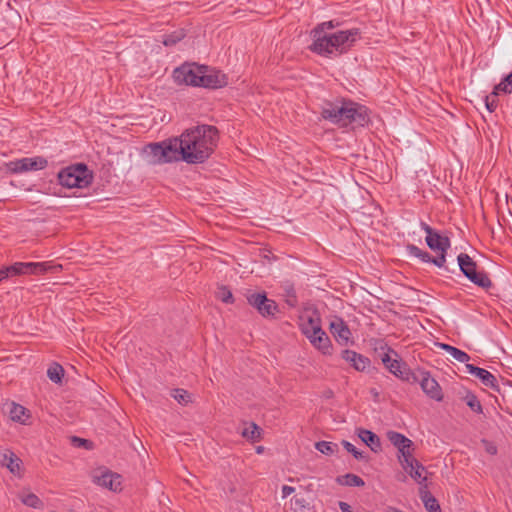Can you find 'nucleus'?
Returning a JSON list of instances; mask_svg holds the SVG:
<instances>
[{
  "label": "nucleus",
  "mask_w": 512,
  "mask_h": 512,
  "mask_svg": "<svg viewBox=\"0 0 512 512\" xmlns=\"http://www.w3.org/2000/svg\"><path fill=\"white\" fill-rule=\"evenodd\" d=\"M399 462L403 469L419 484L426 481V477L422 476V472L425 471V467L411 455L409 458L401 460V456H398Z\"/></svg>",
  "instance_id": "nucleus-18"
},
{
  "label": "nucleus",
  "mask_w": 512,
  "mask_h": 512,
  "mask_svg": "<svg viewBox=\"0 0 512 512\" xmlns=\"http://www.w3.org/2000/svg\"><path fill=\"white\" fill-rule=\"evenodd\" d=\"M301 332L309 338L315 334L324 335V330L321 328V320L318 312L314 310L312 314L303 315L300 318Z\"/></svg>",
  "instance_id": "nucleus-14"
},
{
  "label": "nucleus",
  "mask_w": 512,
  "mask_h": 512,
  "mask_svg": "<svg viewBox=\"0 0 512 512\" xmlns=\"http://www.w3.org/2000/svg\"><path fill=\"white\" fill-rule=\"evenodd\" d=\"M262 429L254 422H251L249 427L242 431V436L251 442H256L261 439Z\"/></svg>",
  "instance_id": "nucleus-29"
},
{
  "label": "nucleus",
  "mask_w": 512,
  "mask_h": 512,
  "mask_svg": "<svg viewBox=\"0 0 512 512\" xmlns=\"http://www.w3.org/2000/svg\"><path fill=\"white\" fill-rule=\"evenodd\" d=\"M202 69L203 65L185 63L174 69L173 78L178 84L198 87Z\"/></svg>",
  "instance_id": "nucleus-8"
},
{
  "label": "nucleus",
  "mask_w": 512,
  "mask_h": 512,
  "mask_svg": "<svg viewBox=\"0 0 512 512\" xmlns=\"http://www.w3.org/2000/svg\"><path fill=\"white\" fill-rule=\"evenodd\" d=\"M186 36V33L184 29H178L176 31H173L170 34H166L163 36L162 43L166 47H172L175 46L177 43H179L182 39H184Z\"/></svg>",
  "instance_id": "nucleus-28"
},
{
  "label": "nucleus",
  "mask_w": 512,
  "mask_h": 512,
  "mask_svg": "<svg viewBox=\"0 0 512 512\" xmlns=\"http://www.w3.org/2000/svg\"><path fill=\"white\" fill-rule=\"evenodd\" d=\"M339 508L341 509L342 512H353L351 510L350 505L348 503H346V502H343V501L339 502Z\"/></svg>",
  "instance_id": "nucleus-50"
},
{
  "label": "nucleus",
  "mask_w": 512,
  "mask_h": 512,
  "mask_svg": "<svg viewBox=\"0 0 512 512\" xmlns=\"http://www.w3.org/2000/svg\"><path fill=\"white\" fill-rule=\"evenodd\" d=\"M339 101L330 102L327 101L324 103L321 111V115L324 119L329 120L332 123H338L337 119V108Z\"/></svg>",
  "instance_id": "nucleus-27"
},
{
  "label": "nucleus",
  "mask_w": 512,
  "mask_h": 512,
  "mask_svg": "<svg viewBox=\"0 0 512 512\" xmlns=\"http://www.w3.org/2000/svg\"><path fill=\"white\" fill-rule=\"evenodd\" d=\"M466 405L475 413L481 414L483 413V407L481 402L479 401L478 397L472 393L471 391H468L463 398Z\"/></svg>",
  "instance_id": "nucleus-32"
},
{
  "label": "nucleus",
  "mask_w": 512,
  "mask_h": 512,
  "mask_svg": "<svg viewBox=\"0 0 512 512\" xmlns=\"http://www.w3.org/2000/svg\"><path fill=\"white\" fill-rule=\"evenodd\" d=\"M339 26V22L334 20L319 23L311 31L313 43L309 49L321 56H329L335 54L337 56L347 53L348 50L357 41L360 30L353 28L349 30H341L335 33L327 34L325 30L334 29Z\"/></svg>",
  "instance_id": "nucleus-2"
},
{
  "label": "nucleus",
  "mask_w": 512,
  "mask_h": 512,
  "mask_svg": "<svg viewBox=\"0 0 512 512\" xmlns=\"http://www.w3.org/2000/svg\"><path fill=\"white\" fill-rule=\"evenodd\" d=\"M419 496H420V499L422 500V502H427L428 499L429 500H432L434 499L435 497L430 493V491L428 490V487L426 484L422 485L421 484V487L419 488Z\"/></svg>",
  "instance_id": "nucleus-44"
},
{
  "label": "nucleus",
  "mask_w": 512,
  "mask_h": 512,
  "mask_svg": "<svg viewBox=\"0 0 512 512\" xmlns=\"http://www.w3.org/2000/svg\"><path fill=\"white\" fill-rule=\"evenodd\" d=\"M329 330L340 345H347L352 338V333L342 318L336 317L331 321Z\"/></svg>",
  "instance_id": "nucleus-16"
},
{
  "label": "nucleus",
  "mask_w": 512,
  "mask_h": 512,
  "mask_svg": "<svg viewBox=\"0 0 512 512\" xmlns=\"http://www.w3.org/2000/svg\"><path fill=\"white\" fill-rule=\"evenodd\" d=\"M59 183L67 188H85L93 180V173L86 164L78 163L62 169L58 173Z\"/></svg>",
  "instance_id": "nucleus-5"
},
{
  "label": "nucleus",
  "mask_w": 512,
  "mask_h": 512,
  "mask_svg": "<svg viewBox=\"0 0 512 512\" xmlns=\"http://www.w3.org/2000/svg\"><path fill=\"white\" fill-rule=\"evenodd\" d=\"M247 301L263 317H273L278 312L277 303L269 299L265 292L251 293L247 296Z\"/></svg>",
  "instance_id": "nucleus-9"
},
{
  "label": "nucleus",
  "mask_w": 512,
  "mask_h": 512,
  "mask_svg": "<svg viewBox=\"0 0 512 512\" xmlns=\"http://www.w3.org/2000/svg\"><path fill=\"white\" fill-rule=\"evenodd\" d=\"M347 101L348 99L342 98L339 100L338 108H337V119L338 123L342 126H345V120H346V109H347Z\"/></svg>",
  "instance_id": "nucleus-39"
},
{
  "label": "nucleus",
  "mask_w": 512,
  "mask_h": 512,
  "mask_svg": "<svg viewBox=\"0 0 512 512\" xmlns=\"http://www.w3.org/2000/svg\"><path fill=\"white\" fill-rule=\"evenodd\" d=\"M141 155L147 165L153 166L179 160L176 140L174 138L145 145L142 149Z\"/></svg>",
  "instance_id": "nucleus-4"
},
{
  "label": "nucleus",
  "mask_w": 512,
  "mask_h": 512,
  "mask_svg": "<svg viewBox=\"0 0 512 512\" xmlns=\"http://www.w3.org/2000/svg\"><path fill=\"white\" fill-rule=\"evenodd\" d=\"M22 502L32 508H41L43 506L42 500L34 493H28L21 497Z\"/></svg>",
  "instance_id": "nucleus-37"
},
{
  "label": "nucleus",
  "mask_w": 512,
  "mask_h": 512,
  "mask_svg": "<svg viewBox=\"0 0 512 512\" xmlns=\"http://www.w3.org/2000/svg\"><path fill=\"white\" fill-rule=\"evenodd\" d=\"M342 445L344 447V449L351 453L354 458H356L357 460H362V461H365V462H368L369 460V457L362 451H359L352 443H350L349 441L347 440H343L342 441Z\"/></svg>",
  "instance_id": "nucleus-36"
},
{
  "label": "nucleus",
  "mask_w": 512,
  "mask_h": 512,
  "mask_svg": "<svg viewBox=\"0 0 512 512\" xmlns=\"http://www.w3.org/2000/svg\"><path fill=\"white\" fill-rule=\"evenodd\" d=\"M418 381L422 391L431 399L441 402L444 398L442 388L439 383L431 377L430 372L418 370Z\"/></svg>",
  "instance_id": "nucleus-11"
},
{
  "label": "nucleus",
  "mask_w": 512,
  "mask_h": 512,
  "mask_svg": "<svg viewBox=\"0 0 512 512\" xmlns=\"http://www.w3.org/2000/svg\"><path fill=\"white\" fill-rule=\"evenodd\" d=\"M387 438L398 449V456H401V460L409 458L412 455L411 449L413 442L405 435L396 431H388Z\"/></svg>",
  "instance_id": "nucleus-15"
},
{
  "label": "nucleus",
  "mask_w": 512,
  "mask_h": 512,
  "mask_svg": "<svg viewBox=\"0 0 512 512\" xmlns=\"http://www.w3.org/2000/svg\"><path fill=\"white\" fill-rule=\"evenodd\" d=\"M27 411L28 410L25 407H23L22 405L12 402L10 411H9V415L13 421L24 423V420L22 419V417L26 414Z\"/></svg>",
  "instance_id": "nucleus-35"
},
{
  "label": "nucleus",
  "mask_w": 512,
  "mask_h": 512,
  "mask_svg": "<svg viewBox=\"0 0 512 512\" xmlns=\"http://www.w3.org/2000/svg\"><path fill=\"white\" fill-rule=\"evenodd\" d=\"M374 350L380 357L385 368L394 376L411 384L418 381L417 373L413 372L408 365L400 359L398 353L388 346L384 340H376Z\"/></svg>",
  "instance_id": "nucleus-3"
},
{
  "label": "nucleus",
  "mask_w": 512,
  "mask_h": 512,
  "mask_svg": "<svg viewBox=\"0 0 512 512\" xmlns=\"http://www.w3.org/2000/svg\"><path fill=\"white\" fill-rule=\"evenodd\" d=\"M94 482L104 488H108L111 491H120L121 488V476L111 471H105L100 476L94 477Z\"/></svg>",
  "instance_id": "nucleus-20"
},
{
  "label": "nucleus",
  "mask_w": 512,
  "mask_h": 512,
  "mask_svg": "<svg viewBox=\"0 0 512 512\" xmlns=\"http://www.w3.org/2000/svg\"><path fill=\"white\" fill-rule=\"evenodd\" d=\"M0 464L9 469L13 474H19L21 469V459L11 450L0 451Z\"/></svg>",
  "instance_id": "nucleus-22"
},
{
  "label": "nucleus",
  "mask_w": 512,
  "mask_h": 512,
  "mask_svg": "<svg viewBox=\"0 0 512 512\" xmlns=\"http://www.w3.org/2000/svg\"><path fill=\"white\" fill-rule=\"evenodd\" d=\"M482 443L485 445V451L490 455H496L497 454V447L490 441L483 439Z\"/></svg>",
  "instance_id": "nucleus-47"
},
{
  "label": "nucleus",
  "mask_w": 512,
  "mask_h": 512,
  "mask_svg": "<svg viewBox=\"0 0 512 512\" xmlns=\"http://www.w3.org/2000/svg\"><path fill=\"white\" fill-rule=\"evenodd\" d=\"M262 451H263V447L262 446H259V447L256 448V452L257 453H262Z\"/></svg>",
  "instance_id": "nucleus-52"
},
{
  "label": "nucleus",
  "mask_w": 512,
  "mask_h": 512,
  "mask_svg": "<svg viewBox=\"0 0 512 512\" xmlns=\"http://www.w3.org/2000/svg\"><path fill=\"white\" fill-rule=\"evenodd\" d=\"M171 396L181 405H187L192 402V395L185 389H173Z\"/></svg>",
  "instance_id": "nucleus-33"
},
{
  "label": "nucleus",
  "mask_w": 512,
  "mask_h": 512,
  "mask_svg": "<svg viewBox=\"0 0 512 512\" xmlns=\"http://www.w3.org/2000/svg\"><path fill=\"white\" fill-rule=\"evenodd\" d=\"M406 249L410 255L419 258L424 263H431L433 261V256L430 253L420 249L414 244H408Z\"/></svg>",
  "instance_id": "nucleus-31"
},
{
  "label": "nucleus",
  "mask_w": 512,
  "mask_h": 512,
  "mask_svg": "<svg viewBox=\"0 0 512 512\" xmlns=\"http://www.w3.org/2000/svg\"><path fill=\"white\" fill-rule=\"evenodd\" d=\"M495 90H500L504 93L512 92V72L506 75L502 81L495 86Z\"/></svg>",
  "instance_id": "nucleus-41"
},
{
  "label": "nucleus",
  "mask_w": 512,
  "mask_h": 512,
  "mask_svg": "<svg viewBox=\"0 0 512 512\" xmlns=\"http://www.w3.org/2000/svg\"><path fill=\"white\" fill-rule=\"evenodd\" d=\"M420 226L426 232V236H429L435 230L423 221L420 223Z\"/></svg>",
  "instance_id": "nucleus-49"
},
{
  "label": "nucleus",
  "mask_w": 512,
  "mask_h": 512,
  "mask_svg": "<svg viewBox=\"0 0 512 512\" xmlns=\"http://www.w3.org/2000/svg\"><path fill=\"white\" fill-rule=\"evenodd\" d=\"M436 345L448 352L456 361L468 364L470 356L466 352L446 343H436Z\"/></svg>",
  "instance_id": "nucleus-25"
},
{
  "label": "nucleus",
  "mask_w": 512,
  "mask_h": 512,
  "mask_svg": "<svg viewBox=\"0 0 512 512\" xmlns=\"http://www.w3.org/2000/svg\"><path fill=\"white\" fill-rule=\"evenodd\" d=\"M315 448L324 455H332L338 451V445L328 441H318L315 443Z\"/></svg>",
  "instance_id": "nucleus-34"
},
{
  "label": "nucleus",
  "mask_w": 512,
  "mask_h": 512,
  "mask_svg": "<svg viewBox=\"0 0 512 512\" xmlns=\"http://www.w3.org/2000/svg\"><path fill=\"white\" fill-rule=\"evenodd\" d=\"M9 278L8 272L6 271V266L0 269V283L3 280H6Z\"/></svg>",
  "instance_id": "nucleus-51"
},
{
  "label": "nucleus",
  "mask_w": 512,
  "mask_h": 512,
  "mask_svg": "<svg viewBox=\"0 0 512 512\" xmlns=\"http://www.w3.org/2000/svg\"><path fill=\"white\" fill-rule=\"evenodd\" d=\"M285 302L289 307L294 308L297 306L298 299L293 286H289L285 289Z\"/></svg>",
  "instance_id": "nucleus-42"
},
{
  "label": "nucleus",
  "mask_w": 512,
  "mask_h": 512,
  "mask_svg": "<svg viewBox=\"0 0 512 512\" xmlns=\"http://www.w3.org/2000/svg\"><path fill=\"white\" fill-rule=\"evenodd\" d=\"M217 297L222 302L227 304H232L234 302V297L231 290L227 286H221L217 292Z\"/></svg>",
  "instance_id": "nucleus-40"
},
{
  "label": "nucleus",
  "mask_w": 512,
  "mask_h": 512,
  "mask_svg": "<svg viewBox=\"0 0 512 512\" xmlns=\"http://www.w3.org/2000/svg\"><path fill=\"white\" fill-rule=\"evenodd\" d=\"M228 85V77L223 72L203 65L198 87L219 89Z\"/></svg>",
  "instance_id": "nucleus-10"
},
{
  "label": "nucleus",
  "mask_w": 512,
  "mask_h": 512,
  "mask_svg": "<svg viewBox=\"0 0 512 512\" xmlns=\"http://www.w3.org/2000/svg\"><path fill=\"white\" fill-rule=\"evenodd\" d=\"M371 392L373 393V395H374L375 397H377V396H378V392H377L375 389H372V390H371Z\"/></svg>",
  "instance_id": "nucleus-53"
},
{
  "label": "nucleus",
  "mask_w": 512,
  "mask_h": 512,
  "mask_svg": "<svg viewBox=\"0 0 512 512\" xmlns=\"http://www.w3.org/2000/svg\"><path fill=\"white\" fill-rule=\"evenodd\" d=\"M336 482L342 486L349 487H363L365 485L364 480L356 474L347 473L345 475L338 476Z\"/></svg>",
  "instance_id": "nucleus-26"
},
{
  "label": "nucleus",
  "mask_w": 512,
  "mask_h": 512,
  "mask_svg": "<svg viewBox=\"0 0 512 512\" xmlns=\"http://www.w3.org/2000/svg\"><path fill=\"white\" fill-rule=\"evenodd\" d=\"M309 341L311 344L321 351L324 355H331L332 354V343L327 334L324 332V335L321 334H315L313 336H310Z\"/></svg>",
  "instance_id": "nucleus-24"
},
{
  "label": "nucleus",
  "mask_w": 512,
  "mask_h": 512,
  "mask_svg": "<svg viewBox=\"0 0 512 512\" xmlns=\"http://www.w3.org/2000/svg\"><path fill=\"white\" fill-rule=\"evenodd\" d=\"M71 442L72 444L75 446V447H79V448H85V449H91L92 446H93V443L90 441V440H87V439H84V438H80V437H77V436H73L71 438Z\"/></svg>",
  "instance_id": "nucleus-43"
},
{
  "label": "nucleus",
  "mask_w": 512,
  "mask_h": 512,
  "mask_svg": "<svg viewBox=\"0 0 512 512\" xmlns=\"http://www.w3.org/2000/svg\"><path fill=\"white\" fill-rule=\"evenodd\" d=\"M500 90H495L485 97V106L490 113L494 112L498 106L497 96Z\"/></svg>",
  "instance_id": "nucleus-38"
},
{
  "label": "nucleus",
  "mask_w": 512,
  "mask_h": 512,
  "mask_svg": "<svg viewBox=\"0 0 512 512\" xmlns=\"http://www.w3.org/2000/svg\"><path fill=\"white\" fill-rule=\"evenodd\" d=\"M466 369L470 374L479 378L484 386L489 387L496 392H500L498 380L491 372L473 364H466Z\"/></svg>",
  "instance_id": "nucleus-17"
},
{
  "label": "nucleus",
  "mask_w": 512,
  "mask_h": 512,
  "mask_svg": "<svg viewBox=\"0 0 512 512\" xmlns=\"http://www.w3.org/2000/svg\"><path fill=\"white\" fill-rule=\"evenodd\" d=\"M424 507L428 512H441L440 505L436 498L429 500L427 502H424Z\"/></svg>",
  "instance_id": "nucleus-45"
},
{
  "label": "nucleus",
  "mask_w": 512,
  "mask_h": 512,
  "mask_svg": "<svg viewBox=\"0 0 512 512\" xmlns=\"http://www.w3.org/2000/svg\"><path fill=\"white\" fill-rule=\"evenodd\" d=\"M439 254L437 256H433L432 258V264H434L435 266L437 267H443L445 265V262H446V254L447 252H443V251H438Z\"/></svg>",
  "instance_id": "nucleus-46"
},
{
  "label": "nucleus",
  "mask_w": 512,
  "mask_h": 512,
  "mask_svg": "<svg viewBox=\"0 0 512 512\" xmlns=\"http://www.w3.org/2000/svg\"><path fill=\"white\" fill-rule=\"evenodd\" d=\"M179 160L188 164L205 162L214 152L219 131L212 125H198L175 137Z\"/></svg>",
  "instance_id": "nucleus-1"
},
{
  "label": "nucleus",
  "mask_w": 512,
  "mask_h": 512,
  "mask_svg": "<svg viewBox=\"0 0 512 512\" xmlns=\"http://www.w3.org/2000/svg\"><path fill=\"white\" fill-rule=\"evenodd\" d=\"M341 357L357 371H365L371 364L368 357L357 353L353 350L345 349L341 353Z\"/></svg>",
  "instance_id": "nucleus-19"
},
{
  "label": "nucleus",
  "mask_w": 512,
  "mask_h": 512,
  "mask_svg": "<svg viewBox=\"0 0 512 512\" xmlns=\"http://www.w3.org/2000/svg\"><path fill=\"white\" fill-rule=\"evenodd\" d=\"M345 126L355 123L358 126H365L369 122L368 109L352 100L347 101Z\"/></svg>",
  "instance_id": "nucleus-13"
},
{
  "label": "nucleus",
  "mask_w": 512,
  "mask_h": 512,
  "mask_svg": "<svg viewBox=\"0 0 512 512\" xmlns=\"http://www.w3.org/2000/svg\"><path fill=\"white\" fill-rule=\"evenodd\" d=\"M425 241L432 251L447 252L451 246L449 237L441 235L436 230H434L429 236H426Z\"/></svg>",
  "instance_id": "nucleus-21"
},
{
  "label": "nucleus",
  "mask_w": 512,
  "mask_h": 512,
  "mask_svg": "<svg viewBox=\"0 0 512 512\" xmlns=\"http://www.w3.org/2000/svg\"><path fill=\"white\" fill-rule=\"evenodd\" d=\"M461 272L473 284L483 289H489L493 286L488 274L484 271H477V263L466 253H460L457 257Z\"/></svg>",
  "instance_id": "nucleus-7"
},
{
  "label": "nucleus",
  "mask_w": 512,
  "mask_h": 512,
  "mask_svg": "<svg viewBox=\"0 0 512 512\" xmlns=\"http://www.w3.org/2000/svg\"><path fill=\"white\" fill-rule=\"evenodd\" d=\"M47 376L52 382L61 384L64 377V368L58 363H53L47 370Z\"/></svg>",
  "instance_id": "nucleus-30"
},
{
  "label": "nucleus",
  "mask_w": 512,
  "mask_h": 512,
  "mask_svg": "<svg viewBox=\"0 0 512 512\" xmlns=\"http://www.w3.org/2000/svg\"><path fill=\"white\" fill-rule=\"evenodd\" d=\"M47 159L41 156L33 158H22L7 163V169L12 173H21L26 171H37L46 168Z\"/></svg>",
  "instance_id": "nucleus-12"
},
{
  "label": "nucleus",
  "mask_w": 512,
  "mask_h": 512,
  "mask_svg": "<svg viewBox=\"0 0 512 512\" xmlns=\"http://www.w3.org/2000/svg\"><path fill=\"white\" fill-rule=\"evenodd\" d=\"M357 435L372 451L378 452L381 450L380 438L374 432L364 428H358Z\"/></svg>",
  "instance_id": "nucleus-23"
},
{
  "label": "nucleus",
  "mask_w": 512,
  "mask_h": 512,
  "mask_svg": "<svg viewBox=\"0 0 512 512\" xmlns=\"http://www.w3.org/2000/svg\"><path fill=\"white\" fill-rule=\"evenodd\" d=\"M62 270V265L51 264L50 262H15L6 266L9 278L20 275H44L46 273H57Z\"/></svg>",
  "instance_id": "nucleus-6"
},
{
  "label": "nucleus",
  "mask_w": 512,
  "mask_h": 512,
  "mask_svg": "<svg viewBox=\"0 0 512 512\" xmlns=\"http://www.w3.org/2000/svg\"><path fill=\"white\" fill-rule=\"evenodd\" d=\"M294 491H295L294 487L287 486V485H284L282 487V494H283L284 498L289 496L290 494H292Z\"/></svg>",
  "instance_id": "nucleus-48"
}]
</instances>
